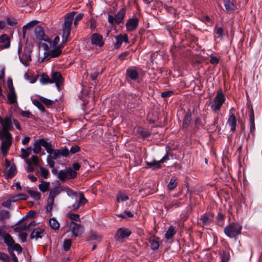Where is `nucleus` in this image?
Listing matches in <instances>:
<instances>
[{
  "instance_id": "f257e3e1",
  "label": "nucleus",
  "mask_w": 262,
  "mask_h": 262,
  "mask_svg": "<svg viewBox=\"0 0 262 262\" xmlns=\"http://www.w3.org/2000/svg\"><path fill=\"white\" fill-rule=\"evenodd\" d=\"M243 226L237 222H233L224 228L225 234L229 238L237 240L238 236L241 234Z\"/></svg>"
},
{
  "instance_id": "f03ea898",
  "label": "nucleus",
  "mask_w": 262,
  "mask_h": 262,
  "mask_svg": "<svg viewBox=\"0 0 262 262\" xmlns=\"http://www.w3.org/2000/svg\"><path fill=\"white\" fill-rule=\"evenodd\" d=\"M75 12L68 13L64 17V25L62 28V42L68 41V37L71 33V27L73 20Z\"/></svg>"
},
{
  "instance_id": "7ed1b4c3",
  "label": "nucleus",
  "mask_w": 262,
  "mask_h": 262,
  "mask_svg": "<svg viewBox=\"0 0 262 262\" xmlns=\"http://www.w3.org/2000/svg\"><path fill=\"white\" fill-rule=\"evenodd\" d=\"M12 136L10 133H4L0 132V139L2 140L1 149L4 156L7 155L12 144Z\"/></svg>"
},
{
  "instance_id": "20e7f679",
  "label": "nucleus",
  "mask_w": 262,
  "mask_h": 262,
  "mask_svg": "<svg viewBox=\"0 0 262 262\" xmlns=\"http://www.w3.org/2000/svg\"><path fill=\"white\" fill-rule=\"evenodd\" d=\"M226 100L225 95L221 89L217 92L216 95L212 100L211 110L214 113L219 111Z\"/></svg>"
},
{
  "instance_id": "39448f33",
  "label": "nucleus",
  "mask_w": 262,
  "mask_h": 262,
  "mask_svg": "<svg viewBox=\"0 0 262 262\" xmlns=\"http://www.w3.org/2000/svg\"><path fill=\"white\" fill-rule=\"evenodd\" d=\"M61 188L59 187H55L50 190L46 207L47 213H51L55 198L61 192Z\"/></svg>"
},
{
  "instance_id": "423d86ee",
  "label": "nucleus",
  "mask_w": 262,
  "mask_h": 262,
  "mask_svg": "<svg viewBox=\"0 0 262 262\" xmlns=\"http://www.w3.org/2000/svg\"><path fill=\"white\" fill-rule=\"evenodd\" d=\"M3 239L8 247V251L14 250L18 252L21 251V247L18 244L15 243L12 237L9 233H7Z\"/></svg>"
},
{
  "instance_id": "0eeeda50",
  "label": "nucleus",
  "mask_w": 262,
  "mask_h": 262,
  "mask_svg": "<svg viewBox=\"0 0 262 262\" xmlns=\"http://www.w3.org/2000/svg\"><path fill=\"white\" fill-rule=\"evenodd\" d=\"M42 46L44 47V49L47 51L44 54L45 58L48 57L50 58L56 57L59 56L62 53L61 48L63 47V46L61 45L53 47V49L51 50H49V47L47 44H43Z\"/></svg>"
},
{
  "instance_id": "6e6552de",
  "label": "nucleus",
  "mask_w": 262,
  "mask_h": 262,
  "mask_svg": "<svg viewBox=\"0 0 262 262\" xmlns=\"http://www.w3.org/2000/svg\"><path fill=\"white\" fill-rule=\"evenodd\" d=\"M126 10L124 8L121 9L115 16L108 15V22L113 25L114 24H119L121 23L125 16Z\"/></svg>"
},
{
  "instance_id": "1a4fd4ad",
  "label": "nucleus",
  "mask_w": 262,
  "mask_h": 262,
  "mask_svg": "<svg viewBox=\"0 0 262 262\" xmlns=\"http://www.w3.org/2000/svg\"><path fill=\"white\" fill-rule=\"evenodd\" d=\"M48 155L50 158L54 160L60 158L61 156L67 157L69 156V149L64 146L60 149H54Z\"/></svg>"
},
{
  "instance_id": "9d476101",
  "label": "nucleus",
  "mask_w": 262,
  "mask_h": 262,
  "mask_svg": "<svg viewBox=\"0 0 262 262\" xmlns=\"http://www.w3.org/2000/svg\"><path fill=\"white\" fill-rule=\"evenodd\" d=\"M70 230L72 236L76 237L80 236L82 234L84 231V227L79 224H77L74 222H71Z\"/></svg>"
},
{
  "instance_id": "9b49d317",
  "label": "nucleus",
  "mask_w": 262,
  "mask_h": 262,
  "mask_svg": "<svg viewBox=\"0 0 262 262\" xmlns=\"http://www.w3.org/2000/svg\"><path fill=\"white\" fill-rule=\"evenodd\" d=\"M2 130L0 132L7 133H10L9 130L13 129V125H12V118L11 114L7 115L4 118L2 124Z\"/></svg>"
},
{
  "instance_id": "f8f14e48",
  "label": "nucleus",
  "mask_w": 262,
  "mask_h": 262,
  "mask_svg": "<svg viewBox=\"0 0 262 262\" xmlns=\"http://www.w3.org/2000/svg\"><path fill=\"white\" fill-rule=\"evenodd\" d=\"M34 34L37 40L50 42V38L45 34L44 29L42 27L40 26H36L34 28Z\"/></svg>"
},
{
  "instance_id": "ddd939ff",
  "label": "nucleus",
  "mask_w": 262,
  "mask_h": 262,
  "mask_svg": "<svg viewBox=\"0 0 262 262\" xmlns=\"http://www.w3.org/2000/svg\"><path fill=\"white\" fill-rule=\"evenodd\" d=\"M235 110L232 107L230 110L229 118L227 120V124L231 127V131L234 133L236 130V118L234 115Z\"/></svg>"
},
{
  "instance_id": "4468645a",
  "label": "nucleus",
  "mask_w": 262,
  "mask_h": 262,
  "mask_svg": "<svg viewBox=\"0 0 262 262\" xmlns=\"http://www.w3.org/2000/svg\"><path fill=\"white\" fill-rule=\"evenodd\" d=\"M132 233L131 230L125 228H119L115 234V238L117 241L128 237Z\"/></svg>"
},
{
  "instance_id": "2eb2a0df",
  "label": "nucleus",
  "mask_w": 262,
  "mask_h": 262,
  "mask_svg": "<svg viewBox=\"0 0 262 262\" xmlns=\"http://www.w3.org/2000/svg\"><path fill=\"white\" fill-rule=\"evenodd\" d=\"M126 76L132 81L136 82L139 81V73L135 67L129 68L126 69Z\"/></svg>"
},
{
  "instance_id": "dca6fc26",
  "label": "nucleus",
  "mask_w": 262,
  "mask_h": 262,
  "mask_svg": "<svg viewBox=\"0 0 262 262\" xmlns=\"http://www.w3.org/2000/svg\"><path fill=\"white\" fill-rule=\"evenodd\" d=\"M63 81L64 79L60 73L55 72L52 73L51 83H55L58 89L60 85L63 83Z\"/></svg>"
},
{
  "instance_id": "f3484780",
  "label": "nucleus",
  "mask_w": 262,
  "mask_h": 262,
  "mask_svg": "<svg viewBox=\"0 0 262 262\" xmlns=\"http://www.w3.org/2000/svg\"><path fill=\"white\" fill-rule=\"evenodd\" d=\"M91 43L93 45H95L99 47H102L104 45L103 37L98 33L93 34L91 36Z\"/></svg>"
},
{
  "instance_id": "a211bd4d",
  "label": "nucleus",
  "mask_w": 262,
  "mask_h": 262,
  "mask_svg": "<svg viewBox=\"0 0 262 262\" xmlns=\"http://www.w3.org/2000/svg\"><path fill=\"white\" fill-rule=\"evenodd\" d=\"M249 127L250 133L252 135L254 136V132L255 129V119H254V113L252 108L250 110L249 114Z\"/></svg>"
},
{
  "instance_id": "6ab92c4d",
  "label": "nucleus",
  "mask_w": 262,
  "mask_h": 262,
  "mask_svg": "<svg viewBox=\"0 0 262 262\" xmlns=\"http://www.w3.org/2000/svg\"><path fill=\"white\" fill-rule=\"evenodd\" d=\"M139 24V19L137 17H134L129 19L126 24V27L128 31H133L136 29Z\"/></svg>"
},
{
  "instance_id": "aec40b11",
  "label": "nucleus",
  "mask_w": 262,
  "mask_h": 262,
  "mask_svg": "<svg viewBox=\"0 0 262 262\" xmlns=\"http://www.w3.org/2000/svg\"><path fill=\"white\" fill-rule=\"evenodd\" d=\"M31 51L29 49H26L24 50L22 56H19L20 61L26 66L31 61Z\"/></svg>"
},
{
  "instance_id": "412c9836",
  "label": "nucleus",
  "mask_w": 262,
  "mask_h": 262,
  "mask_svg": "<svg viewBox=\"0 0 262 262\" xmlns=\"http://www.w3.org/2000/svg\"><path fill=\"white\" fill-rule=\"evenodd\" d=\"M116 42L114 43L115 49H119L121 47L122 42H128V36L127 35L120 34L115 36Z\"/></svg>"
},
{
  "instance_id": "4be33fe9",
  "label": "nucleus",
  "mask_w": 262,
  "mask_h": 262,
  "mask_svg": "<svg viewBox=\"0 0 262 262\" xmlns=\"http://www.w3.org/2000/svg\"><path fill=\"white\" fill-rule=\"evenodd\" d=\"M225 11L228 14L233 13L236 9V5L230 0H224Z\"/></svg>"
},
{
  "instance_id": "5701e85b",
  "label": "nucleus",
  "mask_w": 262,
  "mask_h": 262,
  "mask_svg": "<svg viewBox=\"0 0 262 262\" xmlns=\"http://www.w3.org/2000/svg\"><path fill=\"white\" fill-rule=\"evenodd\" d=\"M10 41L7 34H3L0 36V50L9 48Z\"/></svg>"
},
{
  "instance_id": "b1692460",
  "label": "nucleus",
  "mask_w": 262,
  "mask_h": 262,
  "mask_svg": "<svg viewBox=\"0 0 262 262\" xmlns=\"http://www.w3.org/2000/svg\"><path fill=\"white\" fill-rule=\"evenodd\" d=\"M191 113L190 110H189L187 112L185 115L182 127L183 129H187L188 127L190 125L191 122Z\"/></svg>"
},
{
  "instance_id": "393cba45",
  "label": "nucleus",
  "mask_w": 262,
  "mask_h": 262,
  "mask_svg": "<svg viewBox=\"0 0 262 262\" xmlns=\"http://www.w3.org/2000/svg\"><path fill=\"white\" fill-rule=\"evenodd\" d=\"M44 233V230L37 228L34 229L30 234V238L31 239H35L36 240L38 238H41Z\"/></svg>"
},
{
  "instance_id": "a878e982",
  "label": "nucleus",
  "mask_w": 262,
  "mask_h": 262,
  "mask_svg": "<svg viewBox=\"0 0 262 262\" xmlns=\"http://www.w3.org/2000/svg\"><path fill=\"white\" fill-rule=\"evenodd\" d=\"M43 138L35 141L33 146V151L34 154H39L41 150V146L43 144Z\"/></svg>"
},
{
  "instance_id": "bb28decb",
  "label": "nucleus",
  "mask_w": 262,
  "mask_h": 262,
  "mask_svg": "<svg viewBox=\"0 0 262 262\" xmlns=\"http://www.w3.org/2000/svg\"><path fill=\"white\" fill-rule=\"evenodd\" d=\"M16 173L15 166L13 164L11 165L9 169L5 172V176L7 179L13 177Z\"/></svg>"
},
{
  "instance_id": "cd10ccee",
  "label": "nucleus",
  "mask_w": 262,
  "mask_h": 262,
  "mask_svg": "<svg viewBox=\"0 0 262 262\" xmlns=\"http://www.w3.org/2000/svg\"><path fill=\"white\" fill-rule=\"evenodd\" d=\"M10 217V213L7 210H0V222L5 223Z\"/></svg>"
},
{
  "instance_id": "c85d7f7f",
  "label": "nucleus",
  "mask_w": 262,
  "mask_h": 262,
  "mask_svg": "<svg viewBox=\"0 0 262 262\" xmlns=\"http://www.w3.org/2000/svg\"><path fill=\"white\" fill-rule=\"evenodd\" d=\"M202 227L208 226L211 223V219L209 218L207 213H204L200 216Z\"/></svg>"
},
{
  "instance_id": "c756f323",
  "label": "nucleus",
  "mask_w": 262,
  "mask_h": 262,
  "mask_svg": "<svg viewBox=\"0 0 262 262\" xmlns=\"http://www.w3.org/2000/svg\"><path fill=\"white\" fill-rule=\"evenodd\" d=\"M221 260L219 262H229L230 254L229 250H224L220 254Z\"/></svg>"
},
{
  "instance_id": "7c9ffc66",
  "label": "nucleus",
  "mask_w": 262,
  "mask_h": 262,
  "mask_svg": "<svg viewBox=\"0 0 262 262\" xmlns=\"http://www.w3.org/2000/svg\"><path fill=\"white\" fill-rule=\"evenodd\" d=\"M28 194L34 200L37 201L40 199V193L35 189H28L27 190Z\"/></svg>"
},
{
  "instance_id": "2f4dec72",
  "label": "nucleus",
  "mask_w": 262,
  "mask_h": 262,
  "mask_svg": "<svg viewBox=\"0 0 262 262\" xmlns=\"http://www.w3.org/2000/svg\"><path fill=\"white\" fill-rule=\"evenodd\" d=\"M176 232L175 228L172 226H170L166 232L165 237L167 239H170L174 236Z\"/></svg>"
},
{
  "instance_id": "473e14b6",
  "label": "nucleus",
  "mask_w": 262,
  "mask_h": 262,
  "mask_svg": "<svg viewBox=\"0 0 262 262\" xmlns=\"http://www.w3.org/2000/svg\"><path fill=\"white\" fill-rule=\"evenodd\" d=\"M42 146L46 149L47 152L49 154L54 149V146L51 142H47L46 139L43 138Z\"/></svg>"
},
{
  "instance_id": "72a5a7b5",
  "label": "nucleus",
  "mask_w": 262,
  "mask_h": 262,
  "mask_svg": "<svg viewBox=\"0 0 262 262\" xmlns=\"http://www.w3.org/2000/svg\"><path fill=\"white\" fill-rule=\"evenodd\" d=\"M146 164L150 167H152L153 169H160L161 168V163H159V161L153 160L151 162H146Z\"/></svg>"
},
{
  "instance_id": "f704fd0d",
  "label": "nucleus",
  "mask_w": 262,
  "mask_h": 262,
  "mask_svg": "<svg viewBox=\"0 0 262 262\" xmlns=\"http://www.w3.org/2000/svg\"><path fill=\"white\" fill-rule=\"evenodd\" d=\"M50 186V182L42 181L41 183L38 185V188L42 192H45L49 189Z\"/></svg>"
},
{
  "instance_id": "c9c22d12",
  "label": "nucleus",
  "mask_w": 262,
  "mask_h": 262,
  "mask_svg": "<svg viewBox=\"0 0 262 262\" xmlns=\"http://www.w3.org/2000/svg\"><path fill=\"white\" fill-rule=\"evenodd\" d=\"M49 225L52 229L54 230H58L60 224L58 222L54 217L51 218L49 221Z\"/></svg>"
},
{
  "instance_id": "e433bc0d",
  "label": "nucleus",
  "mask_w": 262,
  "mask_h": 262,
  "mask_svg": "<svg viewBox=\"0 0 262 262\" xmlns=\"http://www.w3.org/2000/svg\"><path fill=\"white\" fill-rule=\"evenodd\" d=\"M38 23L37 20H32L29 22L27 25L24 26L23 28V33L25 34L27 30H30Z\"/></svg>"
},
{
  "instance_id": "4c0bfd02",
  "label": "nucleus",
  "mask_w": 262,
  "mask_h": 262,
  "mask_svg": "<svg viewBox=\"0 0 262 262\" xmlns=\"http://www.w3.org/2000/svg\"><path fill=\"white\" fill-rule=\"evenodd\" d=\"M151 248L153 250L158 249L159 247V243L155 237H151L149 240Z\"/></svg>"
},
{
  "instance_id": "58836bf2",
  "label": "nucleus",
  "mask_w": 262,
  "mask_h": 262,
  "mask_svg": "<svg viewBox=\"0 0 262 262\" xmlns=\"http://www.w3.org/2000/svg\"><path fill=\"white\" fill-rule=\"evenodd\" d=\"M225 215L221 212H219L216 217V224L222 227L224 224Z\"/></svg>"
},
{
  "instance_id": "ea45409f",
  "label": "nucleus",
  "mask_w": 262,
  "mask_h": 262,
  "mask_svg": "<svg viewBox=\"0 0 262 262\" xmlns=\"http://www.w3.org/2000/svg\"><path fill=\"white\" fill-rule=\"evenodd\" d=\"M177 179L174 177H172L168 184V188L170 190H173L177 187Z\"/></svg>"
},
{
  "instance_id": "a19ab883",
  "label": "nucleus",
  "mask_w": 262,
  "mask_h": 262,
  "mask_svg": "<svg viewBox=\"0 0 262 262\" xmlns=\"http://www.w3.org/2000/svg\"><path fill=\"white\" fill-rule=\"evenodd\" d=\"M33 104L36 106L41 112L44 113L46 112V108L43 104L39 100L37 99H34L32 100Z\"/></svg>"
},
{
  "instance_id": "79ce46f5",
  "label": "nucleus",
  "mask_w": 262,
  "mask_h": 262,
  "mask_svg": "<svg viewBox=\"0 0 262 262\" xmlns=\"http://www.w3.org/2000/svg\"><path fill=\"white\" fill-rule=\"evenodd\" d=\"M26 162L28 165L33 164L35 165H37L39 163L38 157L35 155L31 156L30 160L26 159Z\"/></svg>"
},
{
  "instance_id": "37998d69",
  "label": "nucleus",
  "mask_w": 262,
  "mask_h": 262,
  "mask_svg": "<svg viewBox=\"0 0 262 262\" xmlns=\"http://www.w3.org/2000/svg\"><path fill=\"white\" fill-rule=\"evenodd\" d=\"M137 132L143 138H147L150 135V133L149 132L144 129L143 128L141 127H138Z\"/></svg>"
},
{
  "instance_id": "c03bdc74",
  "label": "nucleus",
  "mask_w": 262,
  "mask_h": 262,
  "mask_svg": "<svg viewBox=\"0 0 262 262\" xmlns=\"http://www.w3.org/2000/svg\"><path fill=\"white\" fill-rule=\"evenodd\" d=\"M7 98L11 104L17 103V97L15 93H9L7 96Z\"/></svg>"
},
{
  "instance_id": "a18cd8bd",
  "label": "nucleus",
  "mask_w": 262,
  "mask_h": 262,
  "mask_svg": "<svg viewBox=\"0 0 262 262\" xmlns=\"http://www.w3.org/2000/svg\"><path fill=\"white\" fill-rule=\"evenodd\" d=\"M40 101L42 103H43L47 106V107H50L54 103V101H52L51 100H50V99H48L47 98H44L43 97H40Z\"/></svg>"
},
{
  "instance_id": "49530a36",
  "label": "nucleus",
  "mask_w": 262,
  "mask_h": 262,
  "mask_svg": "<svg viewBox=\"0 0 262 262\" xmlns=\"http://www.w3.org/2000/svg\"><path fill=\"white\" fill-rule=\"evenodd\" d=\"M40 81L41 83L46 84L51 83V79L47 75L43 74L40 77Z\"/></svg>"
},
{
  "instance_id": "de8ad7c7",
  "label": "nucleus",
  "mask_w": 262,
  "mask_h": 262,
  "mask_svg": "<svg viewBox=\"0 0 262 262\" xmlns=\"http://www.w3.org/2000/svg\"><path fill=\"white\" fill-rule=\"evenodd\" d=\"M67 216L71 220V222L76 221L80 222V216L78 214L69 213Z\"/></svg>"
},
{
  "instance_id": "09e8293b",
  "label": "nucleus",
  "mask_w": 262,
  "mask_h": 262,
  "mask_svg": "<svg viewBox=\"0 0 262 262\" xmlns=\"http://www.w3.org/2000/svg\"><path fill=\"white\" fill-rule=\"evenodd\" d=\"M39 169L41 176L45 179L48 178L50 175L49 170L46 168L42 166H40Z\"/></svg>"
},
{
  "instance_id": "8fccbe9b",
  "label": "nucleus",
  "mask_w": 262,
  "mask_h": 262,
  "mask_svg": "<svg viewBox=\"0 0 262 262\" xmlns=\"http://www.w3.org/2000/svg\"><path fill=\"white\" fill-rule=\"evenodd\" d=\"M72 241L70 239H66L63 241V248L66 251H68L71 246Z\"/></svg>"
},
{
  "instance_id": "3c124183",
  "label": "nucleus",
  "mask_w": 262,
  "mask_h": 262,
  "mask_svg": "<svg viewBox=\"0 0 262 262\" xmlns=\"http://www.w3.org/2000/svg\"><path fill=\"white\" fill-rule=\"evenodd\" d=\"M66 171L67 172V179H73L77 176V172L71 168L67 169Z\"/></svg>"
},
{
  "instance_id": "603ef678",
  "label": "nucleus",
  "mask_w": 262,
  "mask_h": 262,
  "mask_svg": "<svg viewBox=\"0 0 262 262\" xmlns=\"http://www.w3.org/2000/svg\"><path fill=\"white\" fill-rule=\"evenodd\" d=\"M31 0H15L16 5L19 7H24L29 4Z\"/></svg>"
},
{
  "instance_id": "864d4df0",
  "label": "nucleus",
  "mask_w": 262,
  "mask_h": 262,
  "mask_svg": "<svg viewBox=\"0 0 262 262\" xmlns=\"http://www.w3.org/2000/svg\"><path fill=\"white\" fill-rule=\"evenodd\" d=\"M215 32L219 37L223 38L225 35V31L222 27H215Z\"/></svg>"
},
{
  "instance_id": "5fc2aeb1",
  "label": "nucleus",
  "mask_w": 262,
  "mask_h": 262,
  "mask_svg": "<svg viewBox=\"0 0 262 262\" xmlns=\"http://www.w3.org/2000/svg\"><path fill=\"white\" fill-rule=\"evenodd\" d=\"M170 157H172V154L167 151L166 154L163 156V157L159 161V163H160L161 164L167 162V161L169 159Z\"/></svg>"
},
{
  "instance_id": "6e6d98bb",
  "label": "nucleus",
  "mask_w": 262,
  "mask_h": 262,
  "mask_svg": "<svg viewBox=\"0 0 262 262\" xmlns=\"http://www.w3.org/2000/svg\"><path fill=\"white\" fill-rule=\"evenodd\" d=\"M128 197L125 194L119 192L117 194V200L118 202H119L120 201L124 202L128 200Z\"/></svg>"
},
{
  "instance_id": "4d7b16f0",
  "label": "nucleus",
  "mask_w": 262,
  "mask_h": 262,
  "mask_svg": "<svg viewBox=\"0 0 262 262\" xmlns=\"http://www.w3.org/2000/svg\"><path fill=\"white\" fill-rule=\"evenodd\" d=\"M59 40H60V38L58 36H56L54 38L53 41H52L50 39V42H48L50 43V48H53V47H55V46H57V45H58V42H59Z\"/></svg>"
},
{
  "instance_id": "13d9d810",
  "label": "nucleus",
  "mask_w": 262,
  "mask_h": 262,
  "mask_svg": "<svg viewBox=\"0 0 262 262\" xmlns=\"http://www.w3.org/2000/svg\"><path fill=\"white\" fill-rule=\"evenodd\" d=\"M88 202L87 200L84 197V195L82 192L80 193V199L78 202H77L79 205L81 206H83L85 203Z\"/></svg>"
},
{
  "instance_id": "bf43d9fd",
  "label": "nucleus",
  "mask_w": 262,
  "mask_h": 262,
  "mask_svg": "<svg viewBox=\"0 0 262 262\" xmlns=\"http://www.w3.org/2000/svg\"><path fill=\"white\" fill-rule=\"evenodd\" d=\"M58 178L61 180L63 181L67 179V172L63 170H61L59 171L58 173Z\"/></svg>"
},
{
  "instance_id": "052dcab7",
  "label": "nucleus",
  "mask_w": 262,
  "mask_h": 262,
  "mask_svg": "<svg viewBox=\"0 0 262 262\" xmlns=\"http://www.w3.org/2000/svg\"><path fill=\"white\" fill-rule=\"evenodd\" d=\"M20 115L21 116L27 118H32L34 117L29 111H22Z\"/></svg>"
},
{
  "instance_id": "680f3d73",
  "label": "nucleus",
  "mask_w": 262,
  "mask_h": 262,
  "mask_svg": "<svg viewBox=\"0 0 262 262\" xmlns=\"http://www.w3.org/2000/svg\"><path fill=\"white\" fill-rule=\"evenodd\" d=\"M210 62L212 64H217L220 61L219 57L211 55L210 56Z\"/></svg>"
},
{
  "instance_id": "e2e57ef3",
  "label": "nucleus",
  "mask_w": 262,
  "mask_h": 262,
  "mask_svg": "<svg viewBox=\"0 0 262 262\" xmlns=\"http://www.w3.org/2000/svg\"><path fill=\"white\" fill-rule=\"evenodd\" d=\"M80 148L78 145L73 146L69 149V155L70 154H74L80 150Z\"/></svg>"
},
{
  "instance_id": "0e129e2a",
  "label": "nucleus",
  "mask_w": 262,
  "mask_h": 262,
  "mask_svg": "<svg viewBox=\"0 0 262 262\" xmlns=\"http://www.w3.org/2000/svg\"><path fill=\"white\" fill-rule=\"evenodd\" d=\"M0 259L4 262H7L9 260L8 255L4 252L0 251Z\"/></svg>"
},
{
  "instance_id": "69168bd1",
  "label": "nucleus",
  "mask_w": 262,
  "mask_h": 262,
  "mask_svg": "<svg viewBox=\"0 0 262 262\" xmlns=\"http://www.w3.org/2000/svg\"><path fill=\"white\" fill-rule=\"evenodd\" d=\"M89 238L91 240H99L101 236L96 233L91 232Z\"/></svg>"
},
{
  "instance_id": "338daca9",
  "label": "nucleus",
  "mask_w": 262,
  "mask_h": 262,
  "mask_svg": "<svg viewBox=\"0 0 262 262\" xmlns=\"http://www.w3.org/2000/svg\"><path fill=\"white\" fill-rule=\"evenodd\" d=\"M53 159L50 158L48 156L47 157V162L49 166L53 168L55 165V162L53 161Z\"/></svg>"
},
{
  "instance_id": "774afa93",
  "label": "nucleus",
  "mask_w": 262,
  "mask_h": 262,
  "mask_svg": "<svg viewBox=\"0 0 262 262\" xmlns=\"http://www.w3.org/2000/svg\"><path fill=\"white\" fill-rule=\"evenodd\" d=\"M20 152L21 154V157L24 159H26L28 158L30 154V151L26 150V149L24 148H21L20 149Z\"/></svg>"
}]
</instances>
